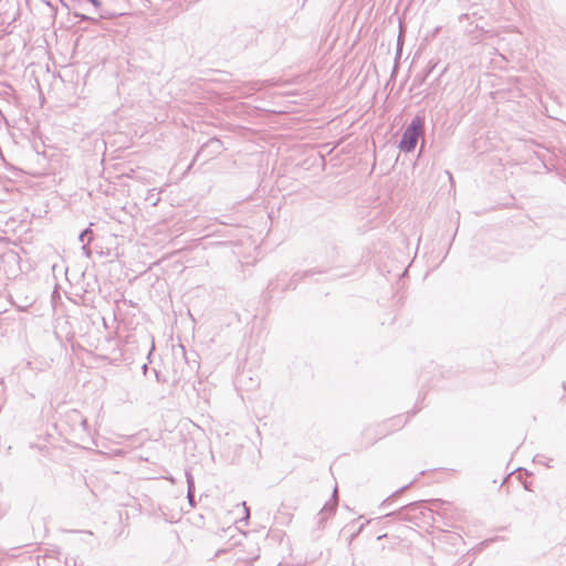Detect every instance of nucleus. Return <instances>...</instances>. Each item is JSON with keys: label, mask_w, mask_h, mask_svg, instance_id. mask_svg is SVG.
Returning a JSON list of instances; mask_svg holds the SVG:
<instances>
[{"label": "nucleus", "mask_w": 566, "mask_h": 566, "mask_svg": "<svg viewBox=\"0 0 566 566\" xmlns=\"http://www.w3.org/2000/svg\"><path fill=\"white\" fill-rule=\"evenodd\" d=\"M421 130L422 120L420 117H415L405 129L399 144V148L406 153L412 151L417 145Z\"/></svg>", "instance_id": "f257e3e1"}, {"label": "nucleus", "mask_w": 566, "mask_h": 566, "mask_svg": "<svg viewBox=\"0 0 566 566\" xmlns=\"http://www.w3.org/2000/svg\"><path fill=\"white\" fill-rule=\"evenodd\" d=\"M70 419L73 420V421H78L81 427L83 428L84 431L87 430V420L85 417L82 416L81 412H78L77 410H73L71 413H70Z\"/></svg>", "instance_id": "f03ea898"}, {"label": "nucleus", "mask_w": 566, "mask_h": 566, "mask_svg": "<svg viewBox=\"0 0 566 566\" xmlns=\"http://www.w3.org/2000/svg\"><path fill=\"white\" fill-rule=\"evenodd\" d=\"M78 240L81 242L86 241V243H90L92 241V231L90 229H85L84 231L81 232Z\"/></svg>", "instance_id": "7ed1b4c3"}, {"label": "nucleus", "mask_w": 566, "mask_h": 566, "mask_svg": "<svg viewBox=\"0 0 566 566\" xmlns=\"http://www.w3.org/2000/svg\"><path fill=\"white\" fill-rule=\"evenodd\" d=\"M88 244H90V243H84V244L82 245V251H83V253H84L87 258H90V256H91V253H92V252H91V249L88 248Z\"/></svg>", "instance_id": "20e7f679"}, {"label": "nucleus", "mask_w": 566, "mask_h": 566, "mask_svg": "<svg viewBox=\"0 0 566 566\" xmlns=\"http://www.w3.org/2000/svg\"><path fill=\"white\" fill-rule=\"evenodd\" d=\"M195 491L192 481L188 478V493L187 495H192Z\"/></svg>", "instance_id": "39448f33"}, {"label": "nucleus", "mask_w": 566, "mask_h": 566, "mask_svg": "<svg viewBox=\"0 0 566 566\" xmlns=\"http://www.w3.org/2000/svg\"><path fill=\"white\" fill-rule=\"evenodd\" d=\"M91 3L95 9H99L102 7V3L99 0H91Z\"/></svg>", "instance_id": "423d86ee"}, {"label": "nucleus", "mask_w": 566, "mask_h": 566, "mask_svg": "<svg viewBox=\"0 0 566 566\" xmlns=\"http://www.w3.org/2000/svg\"><path fill=\"white\" fill-rule=\"evenodd\" d=\"M333 495H337V488L336 486L333 490Z\"/></svg>", "instance_id": "0eeeda50"}, {"label": "nucleus", "mask_w": 566, "mask_h": 566, "mask_svg": "<svg viewBox=\"0 0 566 566\" xmlns=\"http://www.w3.org/2000/svg\"><path fill=\"white\" fill-rule=\"evenodd\" d=\"M214 144H218V140H211V142L209 143V145H214Z\"/></svg>", "instance_id": "6e6552de"}, {"label": "nucleus", "mask_w": 566, "mask_h": 566, "mask_svg": "<svg viewBox=\"0 0 566 566\" xmlns=\"http://www.w3.org/2000/svg\"><path fill=\"white\" fill-rule=\"evenodd\" d=\"M563 387H564V389L566 390V382H564Z\"/></svg>", "instance_id": "1a4fd4ad"}, {"label": "nucleus", "mask_w": 566, "mask_h": 566, "mask_svg": "<svg viewBox=\"0 0 566 566\" xmlns=\"http://www.w3.org/2000/svg\"><path fill=\"white\" fill-rule=\"evenodd\" d=\"M88 2H91V0H87Z\"/></svg>", "instance_id": "9d476101"}]
</instances>
